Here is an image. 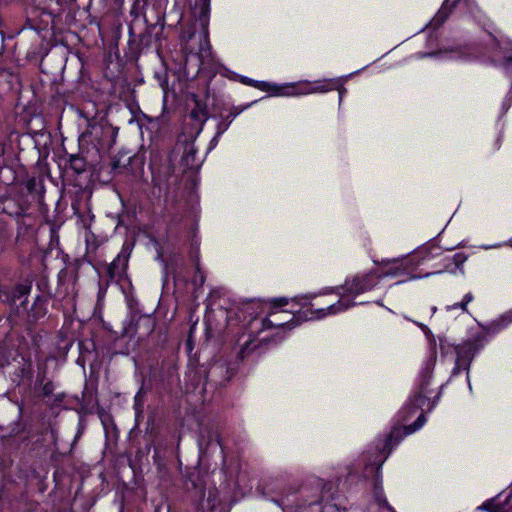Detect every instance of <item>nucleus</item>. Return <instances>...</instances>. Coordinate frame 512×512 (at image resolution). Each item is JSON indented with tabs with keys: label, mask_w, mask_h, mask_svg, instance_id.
Returning <instances> with one entry per match:
<instances>
[{
	"label": "nucleus",
	"mask_w": 512,
	"mask_h": 512,
	"mask_svg": "<svg viewBox=\"0 0 512 512\" xmlns=\"http://www.w3.org/2000/svg\"><path fill=\"white\" fill-rule=\"evenodd\" d=\"M452 260L457 268H461L467 260V256L464 253H456L453 255Z\"/></svg>",
	"instance_id": "17"
},
{
	"label": "nucleus",
	"mask_w": 512,
	"mask_h": 512,
	"mask_svg": "<svg viewBox=\"0 0 512 512\" xmlns=\"http://www.w3.org/2000/svg\"><path fill=\"white\" fill-rule=\"evenodd\" d=\"M10 1H11V0H0V3H4V4H6V3L10 2Z\"/></svg>",
	"instance_id": "29"
},
{
	"label": "nucleus",
	"mask_w": 512,
	"mask_h": 512,
	"mask_svg": "<svg viewBox=\"0 0 512 512\" xmlns=\"http://www.w3.org/2000/svg\"><path fill=\"white\" fill-rule=\"evenodd\" d=\"M384 268L378 273L379 278L382 277H396L404 275L407 272L408 266L404 260H387L383 261Z\"/></svg>",
	"instance_id": "8"
},
{
	"label": "nucleus",
	"mask_w": 512,
	"mask_h": 512,
	"mask_svg": "<svg viewBox=\"0 0 512 512\" xmlns=\"http://www.w3.org/2000/svg\"><path fill=\"white\" fill-rule=\"evenodd\" d=\"M82 408L86 412H93L98 406L97 389L94 385H86L82 393Z\"/></svg>",
	"instance_id": "12"
},
{
	"label": "nucleus",
	"mask_w": 512,
	"mask_h": 512,
	"mask_svg": "<svg viewBox=\"0 0 512 512\" xmlns=\"http://www.w3.org/2000/svg\"><path fill=\"white\" fill-rule=\"evenodd\" d=\"M336 84L333 81H317L314 83L304 82L298 86H289L285 91H277L279 95L293 96L312 93H324L335 89Z\"/></svg>",
	"instance_id": "5"
},
{
	"label": "nucleus",
	"mask_w": 512,
	"mask_h": 512,
	"mask_svg": "<svg viewBox=\"0 0 512 512\" xmlns=\"http://www.w3.org/2000/svg\"><path fill=\"white\" fill-rule=\"evenodd\" d=\"M448 1L449 0H445V3H444V5L442 6V8L440 10V13H445V11L447 9V6H448Z\"/></svg>",
	"instance_id": "27"
},
{
	"label": "nucleus",
	"mask_w": 512,
	"mask_h": 512,
	"mask_svg": "<svg viewBox=\"0 0 512 512\" xmlns=\"http://www.w3.org/2000/svg\"><path fill=\"white\" fill-rule=\"evenodd\" d=\"M473 300L472 293H467L464 295L463 300L459 303H455L452 306H449L448 309H461L463 312H467V305Z\"/></svg>",
	"instance_id": "16"
},
{
	"label": "nucleus",
	"mask_w": 512,
	"mask_h": 512,
	"mask_svg": "<svg viewBox=\"0 0 512 512\" xmlns=\"http://www.w3.org/2000/svg\"><path fill=\"white\" fill-rule=\"evenodd\" d=\"M70 169L73 170L76 174H80L86 169V160L84 157H80L77 155H71L70 159Z\"/></svg>",
	"instance_id": "15"
},
{
	"label": "nucleus",
	"mask_w": 512,
	"mask_h": 512,
	"mask_svg": "<svg viewBox=\"0 0 512 512\" xmlns=\"http://www.w3.org/2000/svg\"><path fill=\"white\" fill-rule=\"evenodd\" d=\"M457 357L453 374H459L469 369L471 361L475 355V348L472 343H467L456 348Z\"/></svg>",
	"instance_id": "7"
},
{
	"label": "nucleus",
	"mask_w": 512,
	"mask_h": 512,
	"mask_svg": "<svg viewBox=\"0 0 512 512\" xmlns=\"http://www.w3.org/2000/svg\"><path fill=\"white\" fill-rule=\"evenodd\" d=\"M83 430H84V427L82 425H79L78 430L75 435V438H74L73 442L71 443V447H70V451H69L70 454L74 453L76 442L82 436Z\"/></svg>",
	"instance_id": "19"
},
{
	"label": "nucleus",
	"mask_w": 512,
	"mask_h": 512,
	"mask_svg": "<svg viewBox=\"0 0 512 512\" xmlns=\"http://www.w3.org/2000/svg\"><path fill=\"white\" fill-rule=\"evenodd\" d=\"M204 280H205L204 275H203V273L198 268L197 269V274H196V276L194 278V282L195 283L199 282V284L202 285L204 283Z\"/></svg>",
	"instance_id": "23"
},
{
	"label": "nucleus",
	"mask_w": 512,
	"mask_h": 512,
	"mask_svg": "<svg viewBox=\"0 0 512 512\" xmlns=\"http://www.w3.org/2000/svg\"><path fill=\"white\" fill-rule=\"evenodd\" d=\"M395 432H396V431H392V432H391V434L389 435V437H388V439H387L389 442L392 440V438H393V436H394V433H395Z\"/></svg>",
	"instance_id": "28"
},
{
	"label": "nucleus",
	"mask_w": 512,
	"mask_h": 512,
	"mask_svg": "<svg viewBox=\"0 0 512 512\" xmlns=\"http://www.w3.org/2000/svg\"><path fill=\"white\" fill-rule=\"evenodd\" d=\"M375 505L379 509H385L386 512H395L394 509L391 506H389L385 500H377Z\"/></svg>",
	"instance_id": "20"
},
{
	"label": "nucleus",
	"mask_w": 512,
	"mask_h": 512,
	"mask_svg": "<svg viewBox=\"0 0 512 512\" xmlns=\"http://www.w3.org/2000/svg\"><path fill=\"white\" fill-rule=\"evenodd\" d=\"M378 272L359 274L352 279L346 280L343 286V295L337 303L328 305L321 309H308L305 311V320L322 319L327 315H334L352 307L355 303L349 296H357L373 289L379 281Z\"/></svg>",
	"instance_id": "1"
},
{
	"label": "nucleus",
	"mask_w": 512,
	"mask_h": 512,
	"mask_svg": "<svg viewBox=\"0 0 512 512\" xmlns=\"http://www.w3.org/2000/svg\"><path fill=\"white\" fill-rule=\"evenodd\" d=\"M512 323V310H509L496 318L495 320L491 321L490 323L486 325H482V330L486 334H496L506 328L509 324Z\"/></svg>",
	"instance_id": "10"
},
{
	"label": "nucleus",
	"mask_w": 512,
	"mask_h": 512,
	"mask_svg": "<svg viewBox=\"0 0 512 512\" xmlns=\"http://www.w3.org/2000/svg\"><path fill=\"white\" fill-rule=\"evenodd\" d=\"M490 506H491V503H490V502H486V503H484V504L482 505V508H483L484 510H486V511H490V512H492V510H491Z\"/></svg>",
	"instance_id": "26"
},
{
	"label": "nucleus",
	"mask_w": 512,
	"mask_h": 512,
	"mask_svg": "<svg viewBox=\"0 0 512 512\" xmlns=\"http://www.w3.org/2000/svg\"><path fill=\"white\" fill-rule=\"evenodd\" d=\"M250 84L253 85L254 87L260 88L262 90H265L266 87L269 86V84L266 82H257V81H251Z\"/></svg>",
	"instance_id": "24"
},
{
	"label": "nucleus",
	"mask_w": 512,
	"mask_h": 512,
	"mask_svg": "<svg viewBox=\"0 0 512 512\" xmlns=\"http://www.w3.org/2000/svg\"><path fill=\"white\" fill-rule=\"evenodd\" d=\"M50 3V10H49V16L52 19V27H57V21H60L59 14L61 13L62 7L61 3L64 2V0H48Z\"/></svg>",
	"instance_id": "14"
},
{
	"label": "nucleus",
	"mask_w": 512,
	"mask_h": 512,
	"mask_svg": "<svg viewBox=\"0 0 512 512\" xmlns=\"http://www.w3.org/2000/svg\"><path fill=\"white\" fill-rule=\"evenodd\" d=\"M287 303H288V300L286 298H277V299H274L272 302L273 307H275V308L285 306Z\"/></svg>",
	"instance_id": "21"
},
{
	"label": "nucleus",
	"mask_w": 512,
	"mask_h": 512,
	"mask_svg": "<svg viewBox=\"0 0 512 512\" xmlns=\"http://www.w3.org/2000/svg\"><path fill=\"white\" fill-rule=\"evenodd\" d=\"M160 86L161 88L166 91L167 87H168V78H167V75L165 74L164 77L162 79H160Z\"/></svg>",
	"instance_id": "25"
},
{
	"label": "nucleus",
	"mask_w": 512,
	"mask_h": 512,
	"mask_svg": "<svg viewBox=\"0 0 512 512\" xmlns=\"http://www.w3.org/2000/svg\"><path fill=\"white\" fill-rule=\"evenodd\" d=\"M268 340H257V339H249L246 341L243 346L240 348L238 352V358L242 361L248 356H250L253 352L259 351V353L263 352V347L266 346Z\"/></svg>",
	"instance_id": "11"
},
{
	"label": "nucleus",
	"mask_w": 512,
	"mask_h": 512,
	"mask_svg": "<svg viewBox=\"0 0 512 512\" xmlns=\"http://www.w3.org/2000/svg\"><path fill=\"white\" fill-rule=\"evenodd\" d=\"M180 164L184 171L195 170L199 168L201 163L197 156V149L192 143H187L184 146Z\"/></svg>",
	"instance_id": "9"
},
{
	"label": "nucleus",
	"mask_w": 512,
	"mask_h": 512,
	"mask_svg": "<svg viewBox=\"0 0 512 512\" xmlns=\"http://www.w3.org/2000/svg\"><path fill=\"white\" fill-rule=\"evenodd\" d=\"M227 319L229 322L231 321V316L229 314L227 315Z\"/></svg>",
	"instance_id": "30"
},
{
	"label": "nucleus",
	"mask_w": 512,
	"mask_h": 512,
	"mask_svg": "<svg viewBox=\"0 0 512 512\" xmlns=\"http://www.w3.org/2000/svg\"><path fill=\"white\" fill-rule=\"evenodd\" d=\"M441 392H436L434 396L425 393H415L413 398L410 400L413 406L412 412L414 413L417 409L421 410L422 413L418 416L415 422L404 427L405 435H409L418 429H420L426 422L424 412L431 411L437 404L440 398Z\"/></svg>",
	"instance_id": "3"
},
{
	"label": "nucleus",
	"mask_w": 512,
	"mask_h": 512,
	"mask_svg": "<svg viewBox=\"0 0 512 512\" xmlns=\"http://www.w3.org/2000/svg\"><path fill=\"white\" fill-rule=\"evenodd\" d=\"M243 108L233 107L225 117L228 121L227 126L243 111Z\"/></svg>",
	"instance_id": "18"
},
{
	"label": "nucleus",
	"mask_w": 512,
	"mask_h": 512,
	"mask_svg": "<svg viewBox=\"0 0 512 512\" xmlns=\"http://www.w3.org/2000/svg\"><path fill=\"white\" fill-rule=\"evenodd\" d=\"M432 376L430 373L426 372L421 376V380L417 389V393H425L431 396H434L436 392H441L440 390H435L431 388Z\"/></svg>",
	"instance_id": "13"
},
{
	"label": "nucleus",
	"mask_w": 512,
	"mask_h": 512,
	"mask_svg": "<svg viewBox=\"0 0 512 512\" xmlns=\"http://www.w3.org/2000/svg\"><path fill=\"white\" fill-rule=\"evenodd\" d=\"M72 292H73V299H72V300L74 301V300H75V297L78 295V292H79V287H78V285H77V277H76V276H74V278H73V283H72ZM74 305H75V304L73 303V306H74Z\"/></svg>",
	"instance_id": "22"
},
{
	"label": "nucleus",
	"mask_w": 512,
	"mask_h": 512,
	"mask_svg": "<svg viewBox=\"0 0 512 512\" xmlns=\"http://www.w3.org/2000/svg\"><path fill=\"white\" fill-rule=\"evenodd\" d=\"M118 129L105 124H90L86 131L79 136V145L82 150L91 149L99 152L107 149L116 141Z\"/></svg>",
	"instance_id": "2"
},
{
	"label": "nucleus",
	"mask_w": 512,
	"mask_h": 512,
	"mask_svg": "<svg viewBox=\"0 0 512 512\" xmlns=\"http://www.w3.org/2000/svg\"><path fill=\"white\" fill-rule=\"evenodd\" d=\"M131 250L123 246L117 257L106 266V277L108 282H120L126 275Z\"/></svg>",
	"instance_id": "6"
},
{
	"label": "nucleus",
	"mask_w": 512,
	"mask_h": 512,
	"mask_svg": "<svg viewBox=\"0 0 512 512\" xmlns=\"http://www.w3.org/2000/svg\"><path fill=\"white\" fill-rule=\"evenodd\" d=\"M308 309H317L314 304H310L309 307H307L304 310L299 311L297 314H293V317L291 320H287L282 317L283 314H287L285 310H276L270 313V315L262 320V330H267L271 328H283L288 327L291 329L294 325H297L298 323L302 321H306L304 319L305 317V311Z\"/></svg>",
	"instance_id": "4"
}]
</instances>
